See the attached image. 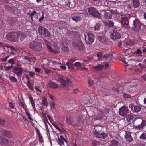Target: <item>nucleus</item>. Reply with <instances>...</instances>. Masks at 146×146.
I'll return each instance as SVG.
<instances>
[{
  "mask_svg": "<svg viewBox=\"0 0 146 146\" xmlns=\"http://www.w3.org/2000/svg\"><path fill=\"white\" fill-rule=\"evenodd\" d=\"M58 81H59L61 85L64 86H66L67 83H68L71 82L70 79L67 77L64 78V79L61 78H59L58 79Z\"/></svg>",
  "mask_w": 146,
  "mask_h": 146,
  "instance_id": "nucleus-18",
  "label": "nucleus"
},
{
  "mask_svg": "<svg viewBox=\"0 0 146 146\" xmlns=\"http://www.w3.org/2000/svg\"><path fill=\"white\" fill-rule=\"evenodd\" d=\"M93 146H97L98 142L96 141H93L92 142Z\"/></svg>",
  "mask_w": 146,
  "mask_h": 146,
  "instance_id": "nucleus-61",
  "label": "nucleus"
},
{
  "mask_svg": "<svg viewBox=\"0 0 146 146\" xmlns=\"http://www.w3.org/2000/svg\"><path fill=\"white\" fill-rule=\"evenodd\" d=\"M126 90L127 92H131L135 90V87L134 86H132L129 83H127L126 84Z\"/></svg>",
  "mask_w": 146,
  "mask_h": 146,
  "instance_id": "nucleus-21",
  "label": "nucleus"
},
{
  "mask_svg": "<svg viewBox=\"0 0 146 146\" xmlns=\"http://www.w3.org/2000/svg\"><path fill=\"white\" fill-rule=\"evenodd\" d=\"M29 47L35 51L39 52L42 48V44L37 41H33L30 43Z\"/></svg>",
  "mask_w": 146,
  "mask_h": 146,
  "instance_id": "nucleus-3",
  "label": "nucleus"
},
{
  "mask_svg": "<svg viewBox=\"0 0 146 146\" xmlns=\"http://www.w3.org/2000/svg\"><path fill=\"white\" fill-rule=\"evenodd\" d=\"M94 133L96 137L102 139H105L107 135L102 130L103 127L101 126L98 125L94 127Z\"/></svg>",
  "mask_w": 146,
  "mask_h": 146,
  "instance_id": "nucleus-1",
  "label": "nucleus"
},
{
  "mask_svg": "<svg viewBox=\"0 0 146 146\" xmlns=\"http://www.w3.org/2000/svg\"><path fill=\"white\" fill-rule=\"evenodd\" d=\"M73 46L76 48L80 50H84L85 49V47L82 41L76 40L74 41L72 43Z\"/></svg>",
  "mask_w": 146,
  "mask_h": 146,
  "instance_id": "nucleus-9",
  "label": "nucleus"
},
{
  "mask_svg": "<svg viewBox=\"0 0 146 146\" xmlns=\"http://www.w3.org/2000/svg\"><path fill=\"white\" fill-rule=\"evenodd\" d=\"M14 75L16 74L18 76H20L22 74V69L18 67H15L13 69Z\"/></svg>",
  "mask_w": 146,
  "mask_h": 146,
  "instance_id": "nucleus-20",
  "label": "nucleus"
},
{
  "mask_svg": "<svg viewBox=\"0 0 146 146\" xmlns=\"http://www.w3.org/2000/svg\"><path fill=\"white\" fill-rule=\"evenodd\" d=\"M110 37L112 39L116 40L120 38L121 35L120 32L116 30H114L111 33Z\"/></svg>",
  "mask_w": 146,
  "mask_h": 146,
  "instance_id": "nucleus-13",
  "label": "nucleus"
},
{
  "mask_svg": "<svg viewBox=\"0 0 146 146\" xmlns=\"http://www.w3.org/2000/svg\"><path fill=\"white\" fill-rule=\"evenodd\" d=\"M43 68L44 69L45 74H48L50 72V70H49L47 69L46 68L44 67H43Z\"/></svg>",
  "mask_w": 146,
  "mask_h": 146,
  "instance_id": "nucleus-58",
  "label": "nucleus"
},
{
  "mask_svg": "<svg viewBox=\"0 0 146 146\" xmlns=\"http://www.w3.org/2000/svg\"><path fill=\"white\" fill-rule=\"evenodd\" d=\"M129 107L131 108V110L133 112L138 113L141 110V107L138 105H135L132 104H130Z\"/></svg>",
  "mask_w": 146,
  "mask_h": 146,
  "instance_id": "nucleus-17",
  "label": "nucleus"
},
{
  "mask_svg": "<svg viewBox=\"0 0 146 146\" xmlns=\"http://www.w3.org/2000/svg\"><path fill=\"white\" fill-rule=\"evenodd\" d=\"M12 68V66H6L4 67L5 70L6 71H8Z\"/></svg>",
  "mask_w": 146,
  "mask_h": 146,
  "instance_id": "nucleus-57",
  "label": "nucleus"
},
{
  "mask_svg": "<svg viewBox=\"0 0 146 146\" xmlns=\"http://www.w3.org/2000/svg\"><path fill=\"white\" fill-rule=\"evenodd\" d=\"M82 65V63L80 62H76L74 63V66L76 67H80Z\"/></svg>",
  "mask_w": 146,
  "mask_h": 146,
  "instance_id": "nucleus-56",
  "label": "nucleus"
},
{
  "mask_svg": "<svg viewBox=\"0 0 146 146\" xmlns=\"http://www.w3.org/2000/svg\"><path fill=\"white\" fill-rule=\"evenodd\" d=\"M17 32H12L8 33L6 35V38L12 42H17Z\"/></svg>",
  "mask_w": 146,
  "mask_h": 146,
  "instance_id": "nucleus-6",
  "label": "nucleus"
},
{
  "mask_svg": "<svg viewBox=\"0 0 146 146\" xmlns=\"http://www.w3.org/2000/svg\"><path fill=\"white\" fill-rule=\"evenodd\" d=\"M52 124L54 126V127L58 130L60 132H62V131L54 123H52Z\"/></svg>",
  "mask_w": 146,
  "mask_h": 146,
  "instance_id": "nucleus-52",
  "label": "nucleus"
},
{
  "mask_svg": "<svg viewBox=\"0 0 146 146\" xmlns=\"http://www.w3.org/2000/svg\"><path fill=\"white\" fill-rule=\"evenodd\" d=\"M133 5L135 8H137L139 7L140 5L139 0H133Z\"/></svg>",
  "mask_w": 146,
  "mask_h": 146,
  "instance_id": "nucleus-34",
  "label": "nucleus"
},
{
  "mask_svg": "<svg viewBox=\"0 0 146 146\" xmlns=\"http://www.w3.org/2000/svg\"><path fill=\"white\" fill-rule=\"evenodd\" d=\"M135 120L133 116L130 115H128L127 117V122L133 123L134 122Z\"/></svg>",
  "mask_w": 146,
  "mask_h": 146,
  "instance_id": "nucleus-32",
  "label": "nucleus"
},
{
  "mask_svg": "<svg viewBox=\"0 0 146 146\" xmlns=\"http://www.w3.org/2000/svg\"><path fill=\"white\" fill-rule=\"evenodd\" d=\"M66 23V22L65 21H59L58 22V24L59 25H65Z\"/></svg>",
  "mask_w": 146,
  "mask_h": 146,
  "instance_id": "nucleus-55",
  "label": "nucleus"
},
{
  "mask_svg": "<svg viewBox=\"0 0 146 146\" xmlns=\"http://www.w3.org/2000/svg\"><path fill=\"white\" fill-rule=\"evenodd\" d=\"M125 138L126 140L129 142L132 141L133 140V138L131 136V133L129 132H126Z\"/></svg>",
  "mask_w": 146,
  "mask_h": 146,
  "instance_id": "nucleus-25",
  "label": "nucleus"
},
{
  "mask_svg": "<svg viewBox=\"0 0 146 146\" xmlns=\"http://www.w3.org/2000/svg\"><path fill=\"white\" fill-rule=\"evenodd\" d=\"M61 49L63 50L65 52H68L69 50L68 45L66 44H62Z\"/></svg>",
  "mask_w": 146,
  "mask_h": 146,
  "instance_id": "nucleus-31",
  "label": "nucleus"
},
{
  "mask_svg": "<svg viewBox=\"0 0 146 146\" xmlns=\"http://www.w3.org/2000/svg\"><path fill=\"white\" fill-rule=\"evenodd\" d=\"M28 87L32 91L34 92V88L33 87V85H34V83L32 82H31L29 81V79L28 77Z\"/></svg>",
  "mask_w": 146,
  "mask_h": 146,
  "instance_id": "nucleus-36",
  "label": "nucleus"
},
{
  "mask_svg": "<svg viewBox=\"0 0 146 146\" xmlns=\"http://www.w3.org/2000/svg\"><path fill=\"white\" fill-rule=\"evenodd\" d=\"M76 60L74 58H73L70 59L67 63V65L68 66V68L69 69H73L74 68V64L73 63Z\"/></svg>",
  "mask_w": 146,
  "mask_h": 146,
  "instance_id": "nucleus-23",
  "label": "nucleus"
},
{
  "mask_svg": "<svg viewBox=\"0 0 146 146\" xmlns=\"http://www.w3.org/2000/svg\"><path fill=\"white\" fill-rule=\"evenodd\" d=\"M60 138L63 141H64L67 144V141L63 135L60 136Z\"/></svg>",
  "mask_w": 146,
  "mask_h": 146,
  "instance_id": "nucleus-64",
  "label": "nucleus"
},
{
  "mask_svg": "<svg viewBox=\"0 0 146 146\" xmlns=\"http://www.w3.org/2000/svg\"><path fill=\"white\" fill-rule=\"evenodd\" d=\"M140 138L143 140H146V133H143L140 137Z\"/></svg>",
  "mask_w": 146,
  "mask_h": 146,
  "instance_id": "nucleus-41",
  "label": "nucleus"
},
{
  "mask_svg": "<svg viewBox=\"0 0 146 146\" xmlns=\"http://www.w3.org/2000/svg\"><path fill=\"white\" fill-rule=\"evenodd\" d=\"M36 130L38 137V139L40 143H42L43 142H44V140L43 137L40 133L39 129L37 128H36Z\"/></svg>",
  "mask_w": 146,
  "mask_h": 146,
  "instance_id": "nucleus-26",
  "label": "nucleus"
},
{
  "mask_svg": "<svg viewBox=\"0 0 146 146\" xmlns=\"http://www.w3.org/2000/svg\"><path fill=\"white\" fill-rule=\"evenodd\" d=\"M2 133L3 135L4 136L9 138H11L12 137L11 132L8 131L3 130L2 131Z\"/></svg>",
  "mask_w": 146,
  "mask_h": 146,
  "instance_id": "nucleus-28",
  "label": "nucleus"
},
{
  "mask_svg": "<svg viewBox=\"0 0 146 146\" xmlns=\"http://www.w3.org/2000/svg\"><path fill=\"white\" fill-rule=\"evenodd\" d=\"M7 47L8 48H10L11 50L12 51L15 50V48L13 46H11L9 44H8L7 45Z\"/></svg>",
  "mask_w": 146,
  "mask_h": 146,
  "instance_id": "nucleus-63",
  "label": "nucleus"
},
{
  "mask_svg": "<svg viewBox=\"0 0 146 146\" xmlns=\"http://www.w3.org/2000/svg\"><path fill=\"white\" fill-rule=\"evenodd\" d=\"M101 26V24L100 23H98L94 27V30L98 31L100 29V28Z\"/></svg>",
  "mask_w": 146,
  "mask_h": 146,
  "instance_id": "nucleus-40",
  "label": "nucleus"
},
{
  "mask_svg": "<svg viewBox=\"0 0 146 146\" xmlns=\"http://www.w3.org/2000/svg\"><path fill=\"white\" fill-rule=\"evenodd\" d=\"M29 11L28 13V15H29L28 18H31L33 21H34V19L35 16L37 15V12L36 10L32 8H29Z\"/></svg>",
  "mask_w": 146,
  "mask_h": 146,
  "instance_id": "nucleus-15",
  "label": "nucleus"
},
{
  "mask_svg": "<svg viewBox=\"0 0 146 146\" xmlns=\"http://www.w3.org/2000/svg\"><path fill=\"white\" fill-rule=\"evenodd\" d=\"M88 11L89 13L93 16L100 19L102 18L101 14L96 9L90 7L89 8Z\"/></svg>",
  "mask_w": 146,
  "mask_h": 146,
  "instance_id": "nucleus-5",
  "label": "nucleus"
},
{
  "mask_svg": "<svg viewBox=\"0 0 146 146\" xmlns=\"http://www.w3.org/2000/svg\"><path fill=\"white\" fill-rule=\"evenodd\" d=\"M58 142L60 145H64V142L60 138H58Z\"/></svg>",
  "mask_w": 146,
  "mask_h": 146,
  "instance_id": "nucleus-59",
  "label": "nucleus"
},
{
  "mask_svg": "<svg viewBox=\"0 0 146 146\" xmlns=\"http://www.w3.org/2000/svg\"><path fill=\"white\" fill-rule=\"evenodd\" d=\"M104 67L103 65L98 64L96 66H92V69L94 71H98L102 70Z\"/></svg>",
  "mask_w": 146,
  "mask_h": 146,
  "instance_id": "nucleus-24",
  "label": "nucleus"
},
{
  "mask_svg": "<svg viewBox=\"0 0 146 146\" xmlns=\"http://www.w3.org/2000/svg\"><path fill=\"white\" fill-rule=\"evenodd\" d=\"M112 57L111 55L106 54L104 56V59L105 60H107L108 61H111L112 60Z\"/></svg>",
  "mask_w": 146,
  "mask_h": 146,
  "instance_id": "nucleus-39",
  "label": "nucleus"
},
{
  "mask_svg": "<svg viewBox=\"0 0 146 146\" xmlns=\"http://www.w3.org/2000/svg\"><path fill=\"white\" fill-rule=\"evenodd\" d=\"M19 102L18 104L21 107L23 108H25L24 104L22 102V100L21 99L19 98Z\"/></svg>",
  "mask_w": 146,
  "mask_h": 146,
  "instance_id": "nucleus-48",
  "label": "nucleus"
},
{
  "mask_svg": "<svg viewBox=\"0 0 146 146\" xmlns=\"http://www.w3.org/2000/svg\"><path fill=\"white\" fill-rule=\"evenodd\" d=\"M68 1L67 2H66L65 5H63V7L66 8V9H70V7L69 6Z\"/></svg>",
  "mask_w": 146,
  "mask_h": 146,
  "instance_id": "nucleus-51",
  "label": "nucleus"
},
{
  "mask_svg": "<svg viewBox=\"0 0 146 146\" xmlns=\"http://www.w3.org/2000/svg\"><path fill=\"white\" fill-rule=\"evenodd\" d=\"M82 121L83 118L80 116H78L76 119V121L71 123V125L74 128L78 127L80 125Z\"/></svg>",
  "mask_w": 146,
  "mask_h": 146,
  "instance_id": "nucleus-12",
  "label": "nucleus"
},
{
  "mask_svg": "<svg viewBox=\"0 0 146 146\" xmlns=\"http://www.w3.org/2000/svg\"><path fill=\"white\" fill-rule=\"evenodd\" d=\"M42 98V102L41 103V104L43 106H47L48 105V103L47 102V98L43 97Z\"/></svg>",
  "mask_w": 146,
  "mask_h": 146,
  "instance_id": "nucleus-33",
  "label": "nucleus"
},
{
  "mask_svg": "<svg viewBox=\"0 0 146 146\" xmlns=\"http://www.w3.org/2000/svg\"><path fill=\"white\" fill-rule=\"evenodd\" d=\"M42 14H40V19H39V22H41L42 20L43 19H44V12L42 11Z\"/></svg>",
  "mask_w": 146,
  "mask_h": 146,
  "instance_id": "nucleus-42",
  "label": "nucleus"
},
{
  "mask_svg": "<svg viewBox=\"0 0 146 146\" xmlns=\"http://www.w3.org/2000/svg\"><path fill=\"white\" fill-rule=\"evenodd\" d=\"M141 26V23L137 19H135L133 21V26L132 27V29L135 31H139Z\"/></svg>",
  "mask_w": 146,
  "mask_h": 146,
  "instance_id": "nucleus-11",
  "label": "nucleus"
},
{
  "mask_svg": "<svg viewBox=\"0 0 146 146\" xmlns=\"http://www.w3.org/2000/svg\"><path fill=\"white\" fill-rule=\"evenodd\" d=\"M136 62L133 59L130 60H128L126 65L125 66H127L130 69H132L136 66Z\"/></svg>",
  "mask_w": 146,
  "mask_h": 146,
  "instance_id": "nucleus-19",
  "label": "nucleus"
},
{
  "mask_svg": "<svg viewBox=\"0 0 146 146\" xmlns=\"http://www.w3.org/2000/svg\"><path fill=\"white\" fill-rule=\"evenodd\" d=\"M5 121L3 119L0 118V126H2L5 125Z\"/></svg>",
  "mask_w": 146,
  "mask_h": 146,
  "instance_id": "nucleus-45",
  "label": "nucleus"
},
{
  "mask_svg": "<svg viewBox=\"0 0 146 146\" xmlns=\"http://www.w3.org/2000/svg\"><path fill=\"white\" fill-rule=\"evenodd\" d=\"M15 58H13L9 60L8 62L10 64H14L15 63L14 61Z\"/></svg>",
  "mask_w": 146,
  "mask_h": 146,
  "instance_id": "nucleus-54",
  "label": "nucleus"
},
{
  "mask_svg": "<svg viewBox=\"0 0 146 146\" xmlns=\"http://www.w3.org/2000/svg\"><path fill=\"white\" fill-rule=\"evenodd\" d=\"M123 96L125 98H131V96L127 93H124L123 94Z\"/></svg>",
  "mask_w": 146,
  "mask_h": 146,
  "instance_id": "nucleus-50",
  "label": "nucleus"
},
{
  "mask_svg": "<svg viewBox=\"0 0 146 146\" xmlns=\"http://www.w3.org/2000/svg\"><path fill=\"white\" fill-rule=\"evenodd\" d=\"M119 141L115 140L111 141L110 143V146H119Z\"/></svg>",
  "mask_w": 146,
  "mask_h": 146,
  "instance_id": "nucleus-29",
  "label": "nucleus"
},
{
  "mask_svg": "<svg viewBox=\"0 0 146 146\" xmlns=\"http://www.w3.org/2000/svg\"><path fill=\"white\" fill-rule=\"evenodd\" d=\"M72 19L73 21H75L76 23L80 21L81 18L80 16H74V15H72L70 18V19Z\"/></svg>",
  "mask_w": 146,
  "mask_h": 146,
  "instance_id": "nucleus-27",
  "label": "nucleus"
},
{
  "mask_svg": "<svg viewBox=\"0 0 146 146\" xmlns=\"http://www.w3.org/2000/svg\"><path fill=\"white\" fill-rule=\"evenodd\" d=\"M134 123L137 124L141 123L138 126H135V127L137 129L142 130L145 126H146V121L143 120L141 118L136 117L135 118Z\"/></svg>",
  "mask_w": 146,
  "mask_h": 146,
  "instance_id": "nucleus-2",
  "label": "nucleus"
},
{
  "mask_svg": "<svg viewBox=\"0 0 146 146\" xmlns=\"http://www.w3.org/2000/svg\"><path fill=\"white\" fill-rule=\"evenodd\" d=\"M72 33L75 36L76 38L78 37L79 36V33L78 32H72Z\"/></svg>",
  "mask_w": 146,
  "mask_h": 146,
  "instance_id": "nucleus-62",
  "label": "nucleus"
},
{
  "mask_svg": "<svg viewBox=\"0 0 146 146\" xmlns=\"http://www.w3.org/2000/svg\"><path fill=\"white\" fill-rule=\"evenodd\" d=\"M17 42L22 41L26 37V34L22 32H17Z\"/></svg>",
  "mask_w": 146,
  "mask_h": 146,
  "instance_id": "nucleus-16",
  "label": "nucleus"
},
{
  "mask_svg": "<svg viewBox=\"0 0 146 146\" xmlns=\"http://www.w3.org/2000/svg\"><path fill=\"white\" fill-rule=\"evenodd\" d=\"M5 121L3 119L0 118V126H2L5 125Z\"/></svg>",
  "mask_w": 146,
  "mask_h": 146,
  "instance_id": "nucleus-46",
  "label": "nucleus"
},
{
  "mask_svg": "<svg viewBox=\"0 0 146 146\" xmlns=\"http://www.w3.org/2000/svg\"><path fill=\"white\" fill-rule=\"evenodd\" d=\"M68 1V3H69V6L70 7V9L74 7L75 5V4L74 2V1H73L72 2H70V0Z\"/></svg>",
  "mask_w": 146,
  "mask_h": 146,
  "instance_id": "nucleus-47",
  "label": "nucleus"
},
{
  "mask_svg": "<svg viewBox=\"0 0 146 146\" xmlns=\"http://www.w3.org/2000/svg\"><path fill=\"white\" fill-rule=\"evenodd\" d=\"M9 79L12 82H17V80L16 78L14 76H11L9 77Z\"/></svg>",
  "mask_w": 146,
  "mask_h": 146,
  "instance_id": "nucleus-44",
  "label": "nucleus"
},
{
  "mask_svg": "<svg viewBox=\"0 0 146 146\" xmlns=\"http://www.w3.org/2000/svg\"><path fill=\"white\" fill-rule=\"evenodd\" d=\"M29 98L33 108L34 110H35L36 109V108L34 102V101H35V100H33V97L31 96H29Z\"/></svg>",
  "mask_w": 146,
  "mask_h": 146,
  "instance_id": "nucleus-30",
  "label": "nucleus"
},
{
  "mask_svg": "<svg viewBox=\"0 0 146 146\" xmlns=\"http://www.w3.org/2000/svg\"><path fill=\"white\" fill-rule=\"evenodd\" d=\"M104 16L107 17L106 18L111 19L112 18V15L110 11H106L105 12Z\"/></svg>",
  "mask_w": 146,
  "mask_h": 146,
  "instance_id": "nucleus-37",
  "label": "nucleus"
},
{
  "mask_svg": "<svg viewBox=\"0 0 146 146\" xmlns=\"http://www.w3.org/2000/svg\"><path fill=\"white\" fill-rule=\"evenodd\" d=\"M85 40L86 42L89 44H91L94 42V37L93 34L90 32H86L85 33Z\"/></svg>",
  "mask_w": 146,
  "mask_h": 146,
  "instance_id": "nucleus-4",
  "label": "nucleus"
},
{
  "mask_svg": "<svg viewBox=\"0 0 146 146\" xmlns=\"http://www.w3.org/2000/svg\"><path fill=\"white\" fill-rule=\"evenodd\" d=\"M106 24L110 27H113L114 25V23L112 21H108L105 22Z\"/></svg>",
  "mask_w": 146,
  "mask_h": 146,
  "instance_id": "nucleus-38",
  "label": "nucleus"
},
{
  "mask_svg": "<svg viewBox=\"0 0 146 146\" xmlns=\"http://www.w3.org/2000/svg\"><path fill=\"white\" fill-rule=\"evenodd\" d=\"M131 112L128 108L125 106H123L119 110V115L123 116H126L127 115L130 114Z\"/></svg>",
  "mask_w": 146,
  "mask_h": 146,
  "instance_id": "nucleus-7",
  "label": "nucleus"
},
{
  "mask_svg": "<svg viewBox=\"0 0 146 146\" xmlns=\"http://www.w3.org/2000/svg\"><path fill=\"white\" fill-rule=\"evenodd\" d=\"M14 142L12 140H9L4 137L0 136V143L5 145H11L13 144Z\"/></svg>",
  "mask_w": 146,
  "mask_h": 146,
  "instance_id": "nucleus-10",
  "label": "nucleus"
},
{
  "mask_svg": "<svg viewBox=\"0 0 146 146\" xmlns=\"http://www.w3.org/2000/svg\"><path fill=\"white\" fill-rule=\"evenodd\" d=\"M48 84L52 88H56L58 87V84L54 82H51L49 83Z\"/></svg>",
  "mask_w": 146,
  "mask_h": 146,
  "instance_id": "nucleus-35",
  "label": "nucleus"
},
{
  "mask_svg": "<svg viewBox=\"0 0 146 146\" xmlns=\"http://www.w3.org/2000/svg\"><path fill=\"white\" fill-rule=\"evenodd\" d=\"M9 107L12 109H14L15 107L14 104L12 102H10L9 103Z\"/></svg>",
  "mask_w": 146,
  "mask_h": 146,
  "instance_id": "nucleus-53",
  "label": "nucleus"
},
{
  "mask_svg": "<svg viewBox=\"0 0 146 146\" xmlns=\"http://www.w3.org/2000/svg\"><path fill=\"white\" fill-rule=\"evenodd\" d=\"M121 24L123 26H127L129 23V19L126 17H123L122 18Z\"/></svg>",
  "mask_w": 146,
  "mask_h": 146,
  "instance_id": "nucleus-22",
  "label": "nucleus"
},
{
  "mask_svg": "<svg viewBox=\"0 0 146 146\" xmlns=\"http://www.w3.org/2000/svg\"><path fill=\"white\" fill-rule=\"evenodd\" d=\"M97 36L98 40L104 44H106L108 42V40L106 37L104 36L102 33H98Z\"/></svg>",
  "mask_w": 146,
  "mask_h": 146,
  "instance_id": "nucleus-14",
  "label": "nucleus"
},
{
  "mask_svg": "<svg viewBox=\"0 0 146 146\" xmlns=\"http://www.w3.org/2000/svg\"><path fill=\"white\" fill-rule=\"evenodd\" d=\"M59 52V48L57 46H55L54 48V49H53V52L57 53Z\"/></svg>",
  "mask_w": 146,
  "mask_h": 146,
  "instance_id": "nucleus-49",
  "label": "nucleus"
},
{
  "mask_svg": "<svg viewBox=\"0 0 146 146\" xmlns=\"http://www.w3.org/2000/svg\"><path fill=\"white\" fill-rule=\"evenodd\" d=\"M88 81L89 86H92L94 83V81L89 78H88Z\"/></svg>",
  "mask_w": 146,
  "mask_h": 146,
  "instance_id": "nucleus-43",
  "label": "nucleus"
},
{
  "mask_svg": "<svg viewBox=\"0 0 146 146\" xmlns=\"http://www.w3.org/2000/svg\"><path fill=\"white\" fill-rule=\"evenodd\" d=\"M38 31L42 35L46 37H50L51 33L48 30L44 27L40 26L38 27Z\"/></svg>",
  "mask_w": 146,
  "mask_h": 146,
  "instance_id": "nucleus-8",
  "label": "nucleus"
},
{
  "mask_svg": "<svg viewBox=\"0 0 146 146\" xmlns=\"http://www.w3.org/2000/svg\"><path fill=\"white\" fill-rule=\"evenodd\" d=\"M141 79L142 82L146 80V74H145L141 77Z\"/></svg>",
  "mask_w": 146,
  "mask_h": 146,
  "instance_id": "nucleus-60",
  "label": "nucleus"
}]
</instances>
